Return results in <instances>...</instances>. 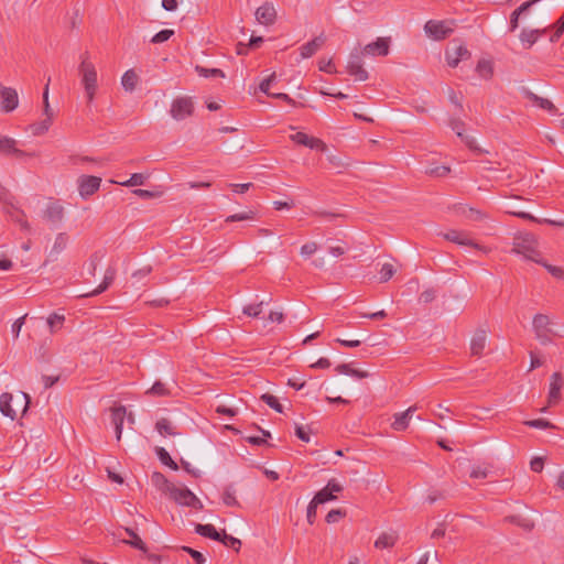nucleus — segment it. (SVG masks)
I'll use <instances>...</instances> for the list:
<instances>
[{
	"mask_svg": "<svg viewBox=\"0 0 564 564\" xmlns=\"http://www.w3.org/2000/svg\"><path fill=\"white\" fill-rule=\"evenodd\" d=\"M346 512L341 509H333L330 510L327 516H326V522L327 523H335L337 522L340 518L345 517Z\"/></svg>",
	"mask_w": 564,
	"mask_h": 564,
	"instance_id": "60",
	"label": "nucleus"
},
{
	"mask_svg": "<svg viewBox=\"0 0 564 564\" xmlns=\"http://www.w3.org/2000/svg\"><path fill=\"white\" fill-rule=\"evenodd\" d=\"M64 207L58 202H51L44 210V217L51 223H61L64 218Z\"/></svg>",
	"mask_w": 564,
	"mask_h": 564,
	"instance_id": "23",
	"label": "nucleus"
},
{
	"mask_svg": "<svg viewBox=\"0 0 564 564\" xmlns=\"http://www.w3.org/2000/svg\"><path fill=\"white\" fill-rule=\"evenodd\" d=\"M223 502L228 507H240V503L236 498V490L232 485H229L225 488L223 494Z\"/></svg>",
	"mask_w": 564,
	"mask_h": 564,
	"instance_id": "35",
	"label": "nucleus"
},
{
	"mask_svg": "<svg viewBox=\"0 0 564 564\" xmlns=\"http://www.w3.org/2000/svg\"><path fill=\"white\" fill-rule=\"evenodd\" d=\"M196 70L200 76L204 77H225V74L219 68H206L203 66H196Z\"/></svg>",
	"mask_w": 564,
	"mask_h": 564,
	"instance_id": "48",
	"label": "nucleus"
},
{
	"mask_svg": "<svg viewBox=\"0 0 564 564\" xmlns=\"http://www.w3.org/2000/svg\"><path fill=\"white\" fill-rule=\"evenodd\" d=\"M523 424L529 427H534V429H540V430L555 429V425L545 419L528 420V421H524Z\"/></svg>",
	"mask_w": 564,
	"mask_h": 564,
	"instance_id": "41",
	"label": "nucleus"
},
{
	"mask_svg": "<svg viewBox=\"0 0 564 564\" xmlns=\"http://www.w3.org/2000/svg\"><path fill=\"white\" fill-rule=\"evenodd\" d=\"M80 59L82 62L78 67V74L82 77V85L85 90L87 104L90 105L96 97L98 88L97 70L95 65L89 61V55L87 52L82 54Z\"/></svg>",
	"mask_w": 564,
	"mask_h": 564,
	"instance_id": "1",
	"label": "nucleus"
},
{
	"mask_svg": "<svg viewBox=\"0 0 564 564\" xmlns=\"http://www.w3.org/2000/svg\"><path fill=\"white\" fill-rule=\"evenodd\" d=\"M173 35H174L173 30L164 29V30H161L160 32H158L156 34H154L153 37L151 39V42L154 44L163 43V42L170 40Z\"/></svg>",
	"mask_w": 564,
	"mask_h": 564,
	"instance_id": "52",
	"label": "nucleus"
},
{
	"mask_svg": "<svg viewBox=\"0 0 564 564\" xmlns=\"http://www.w3.org/2000/svg\"><path fill=\"white\" fill-rule=\"evenodd\" d=\"M550 317L545 314H536L532 321L533 332L535 338L542 344L547 345L552 343V338L555 335L553 329L550 327Z\"/></svg>",
	"mask_w": 564,
	"mask_h": 564,
	"instance_id": "4",
	"label": "nucleus"
},
{
	"mask_svg": "<svg viewBox=\"0 0 564 564\" xmlns=\"http://www.w3.org/2000/svg\"><path fill=\"white\" fill-rule=\"evenodd\" d=\"M563 33H564V12H563V15L557 20V22L555 24V31L550 37L551 42L557 41L562 36Z\"/></svg>",
	"mask_w": 564,
	"mask_h": 564,
	"instance_id": "57",
	"label": "nucleus"
},
{
	"mask_svg": "<svg viewBox=\"0 0 564 564\" xmlns=\"http://www.w3.org/2000/svg\"><path fill=\"white\" fill-rule=\"evenodd\" d=\"M513 215L519 217V218H522V219H525V220H530V221H535V223H539V224L545 223V224H550V225H560V226L564 225L562 223H556V221L550 220V219L540 220V219L535 218L533 215H531L530 213H525V212L513 213Z\"/></svg>",
	"mask_w": 564,
	"mask_h": 564,
	"instance_id": "50",
	"label": "nucleus"
},
{
	"mask_svg": "<svg viewBox=\"0 0 564 564\" xmlns=\"http://www.w3.org/2000/svg\"><path fill=\"white\" fill-rule=\"evenodd\" d=\"M379 273L380 282H387L393 276L395 269L391 263H384Z\"/></svg>",
	"mask_w": 564,
	"mask_h": 564,
	"instance_id": "53",
	"label": "nucleus"
},
{
	"mask_svg": "<svg viewBox=\"0 0 564 564\" xmlns=\"http://www.w3.org/2000/svg\"><path fill=\"white\" fill-rule=\"evenodd\" d=\"M256 19L260 24L272 25L276 20V10L272 2H264L256 11Z\"/></svg>",
	"mask_w": 564,
	"mask_h": 564,
	"instance_id": "15",
	"label": "nucleus"
},
{
	"mask_svg": "<svg viewBox=\"0 0 564 564\" xmlns=\"http://www.w3.org/2000/svg\"><path fill=\"white\" fill-rule=\"evenodd\" d=\"M0 96L3 111L11 112L18 107L19 97L14 88L0 86Z\"/></svg>",
	"mask_w": 564,
	"mask_h": 564,
	"instance_id": "14",
	"label": "nucleus"
},
{
	"mask_svg": "<svg viewBox=\"0 0 564 564\" xmlns=\"http://www.w3.org/2000/svg\"><path fill=\"white\" fill-rule=\"evenodd\" d=\"M397 540H398V534L395 532H383L376 540L375 546L377 549L392 547L395 544Z\"/></svg>",
	"mask_w": 564,
	"mask_h": 564,
	"instance_id": "30",
	"label": "nucleus"
},
{
	"mask_svg": "<svg viewBox=\"0 0 564 564\" xmlns=\"http://www.w3.org/2000/svg\"><path fill=\"white\" fill-rule=\"evenodd\" d=\"M390 50V39L389 37H377L376 41L367 44L362 52L365 55L371 56H387Z\"/></svg>",
	"mask_w": 564,
	"mask_h": 564,
	"instance_id": "12",
	"label": "nucleus"
},
{
	"mask_svg": "<svg viewBox=\"0 0 564 564\" xmlns=\"http://www.w3.org/2000/svg\"><path fill=\"white\" fill-rule=\"evenodd\" d=\"M436 297V291L434 289H427L425 291H423L420 296H419V301L421 303H424V304H427V303H431L432 301H434Z\"/></svg>",
	"mask_w": 564,
	"mask_h": 564,
	"instance_id": "61",
	"label": "nucleus"
},
{
	"mask_svg": "<svg viewBox=\"0 0 564 564\" xmlns=\"http://www.w3.org/2000/svg\"><path fill=\"white\" fill-rule=\"evenodd\" d=\"M12 400V393L3 392L0 395V411L4 416L14 420L17 417V411L11 405Z\"/></svg>",
	"mask_w": 564,
	"mask_h": 564,
	"instance_id": "24",
	"label": "nucleus"
},
{
	"mask_svg": "<svg viewBox=\"0 0 564 564\" xmlns=\"http://www.w3.org/2000/svg\"><path fill=\"white\" fill-rule=\"evenodd\" d=\"M267 405H269L271 409L275 410L276 412L279 413H282L283 412V406L282 404L279 402V400L270 394V393H264L261 395L260 398Z\"/></svg>",
	"mask_w": 564,
	"mask_h": 564,
	"instance_id": "45",
	"label": "nucleus"
},
{
	"mask_svg": "<svg viewBox=\"0 0 564 564\" xmlns=\"http://www.w3.org/2000/svg\"><path fill=\"white\" fill-rule=\"evenodd\" d=\"M155 453L160 459V462L170 467L171 469L173 470H177L178 469V465L172 459V457L170 456V454L165 451V448L163 447H155Z\"/></svg>",
	"mask_w": 564,
	"mask_h": 564,
	"instance_id": "36",
	"label": "nucleus"
},
{
	"mask_svg": "<svg viewBox=\"0 0 564 564\" xmlns=\"http://www.w3.org/2000/svg\"><path fill=\"white\" fill-rule=\"evenodd\" d=\"M506 520L509 521L510 523H513L522 528L528 532L532 531L534 528V523L531 520L522 518L520 516H509L506 518Z\"/></svg>",
	"mask_w": 564,
	"mask_h": 564,
	"instance_id": "38",
	"label": "nucleus"
},
{
	"mask_svg": "<svg viewBox=\"0 0 564 564\" xmlns=\"http://www.w3.org/2000/svg\"><path fill=\"white\" fill-rule=\"evenodd\" d=\"M124 531L131 538L130 540H122L124 544H128L131 547L137 549L143 553L148 552V546L145 545V543L131 528H124Z\"/></svg>",
	"mask_w": 564,
	"mask_h": 564,
	"instance_id": "27",
	"label": "nucleus"
},
{
	"mask_svg": "<svg viewBox=\"0 0 564 564\" xmlns=\"http://www.w3.org/2000/svg\"><path fill=\"white\" fill-rule=\"evenodd\" d=\"M290 139L296 144L304 145L310 149H315L322 152L327 150V145L325 144L324 141H322L318 138L311 137L304 132H296L294 134H291Z\"/></svg>",
	"mask_w": 564,
	"mask_h": 564,
	"instance_id": "11",
	"label": "nucleus"
},
{
	"mask_svg": "<svg viewBox=\"0 0 564 564\" xmlns=\"http://www.w3.org/2000/svg\"><path fill=\"white\" fill-rule=\"evenodd\" d=\"M470 55V52L464 45H458L445 52L446 62L451 67H456L462 59H467Z\"/></svg>",
	"mask_w": 564,
	"mask_h": 564,
	"instance_id": "18",
	"label": "nucleus"
},
{
	"mask_svg": "<svg viewBox=\"0 0 564 564\" xmlns=\"http://www.w3.org/2000/svg\"><path fill=\"white\" fill-rule=\"evenodd\" d=\"M459 212L463 216L474 221L482 220L486 217V215L481 210L476 209L474 207L463 206L459 207Z\"/></svg>",
	"mask_w": 564,
	"mask_h": 564,
	"instance_id": "37",
	"label": "nucleus"
},
{
	"mask_svg": "<svg viewBox=\"0 0 564 564\" xmlns=\"http://www.w3.org/2000/svg\"><path fill=\"white\" fill-rule=\"evenodd\" d=\"M460 139L466 144V147L469 150H471L473 152H475L476 154L482 153V150L477 147L476 140L473 137L463 134V138H460Z\"/></svg>",
	"mask_w": 564,
	"mask_h": 564,
	"instance_id": "59",
	"label": "nucleus"
},
{
	"mask_svg": "<svg viewBox=\"0 0 564 564\" xmlns=\"http://www.w3.org/2000/svg\"><path fill=\"white\" fill-rule=\"evenodd\" d=\"M182 550L189 554L196 564H204L206 562V557L199 551L194 550L189 546H182Z\"/></svg>",
	"mask_w": 564,
	"mask_h": 564,
	"instance_id": "54",
	"label": "nucleus"
},
{
	"mask_svg": "<svg viewBox=\"0 0 564 564\" xmlns=\"http://www.w3.org/2000/svg\"><path fill=\"white\" fill-rule=\"evenodd\" d=\"M365 53L362 50L355 48L350 52L348 63H347V72L349 75L354 76L356 80L366 82L369 78L368 72L362 66V56Z\"/></svg>",
	"mask_w": 564,
	"mask_h": 564,
	"instance_id": "5",
	"label": "nucleus"
},
{
	"mask_svg": "<svg viewBox=\"0 0 564 564\" xmlns=\"http://www.w3.org/2000/svg\"><path fill=\"white\" fill-rule=\"evenodd\" d=\"M48 84H50V80L45 85L44 91H43V111H44L45 117L53 119V110L48 102Z\"/></svg>",
	"mask_w": 564,
	"mask_h": 564,
	"instance_id": "55",
	"label": "nucleus"
},
{
	"mask_svg": "<svg viewBox=\"0 0 564 564\" xmlns=\"http://www.w3.org/2000/svg\"><path fill=\"white\" fill-rule=\"evenodd\" d=\"M563 382L564 380L561 372H554L551 376L550 390L547 395L549 405H555L560 402Z\"/></svg>",
	"mask_w": 564,
	"mask_h": 564,
	"instance_id": "16",
	"label": "nucleus"
},
{
	"mask_svg": "<svg viewBox=\"0 0 564 564\" xmlns=\"http://www.w3.org/2000/svg\"><path fill=\"white\" fill-rule=\"evenodd\" d=\"M477 72L484 77L489 78L492 75V66L489 61L481 59L477 64Z\"/></svg>",
	"mask_w": 564,
	"mask_h": 564,
	"instance_id": "51",
	"label": "nucleus"
},
{
	"mask_svg": "<svg viewBox=\"0 0 564 564\" xmlns=\"http://www.w3.org/2000/svg\"><path fill=\"white\" fill-rule=\"evenodd\" d=\"M425 33L435 41H442L448 37L454 29L447 26L446 21L430 20L424 25Z\"/></svg>",
	"mask_w": 564,
	"mask_h": 564,
	"instance_id": "8",
	"label": "nucleus"
},
{
	"mask_svg": "<svg viewBox=\"0 0 564 564\" xmlns=\"http://www.w3.org/2000/svg\"><path fill=\"white\" fill-rule=\"evenodd\" d=\"M101 178L93 175H83L78 180L79 195L86 199L95 194L100 187Z\"/></svg>",
	"mask_w": 564,
	"mask_h": 564,
	"instance_id": "10",
	"label": "nucleus"
},
{
	"mask_svg": "<svg viewBox=\"0 0 564 564\" xmlns=\"http://www.w3.org/2000/svg\"><path fill=\"white\" fill-rule=\"evenodd\" d=\"M487 343V332L477 329L470 340V352L473 356H481Z\"/></svg>",
	"mask_w": 564,
	"mask_h": 564,
	"instance_id": "20",
	"label": "nucleus"
},
{
	"mask_svg": "<svg viewBox=\"0 0 564 564\" xmlns=\"http://www.w3.org/2000/svg\"><path fill=\"white\" fill-rule=\"evenodd\" d=\"M52 122V118L45 117L42 121L30 124L29 129L33 135H43L48 131Z\"/></svg>",
	"mask_w": 564,
	"mask_h": 564,
	"instance_id": "34",
	"label": "nucleus"
},
{
	"mask_svg": "<svg viewBox=\"0 0 564 564\" xmlns=\"http://www.w3.org/2000/svg\"><path fill=\"white\" fill-rule=\"evenodd\" d=\"M326 42V37L323 34L315 36L312 41L303 44L300 47L302 58H308L313 56Z\"/></svg>",
	"mask_w": 564,
	"mask_h": 564,
	"instance_id": "21",
	"label": "nucleus"
},
{
	"mask_svg": "<svg viewBox=\"0 0 564 564\" xmlns=\"http://www.w3.org/2000/svg\"><path fill=\"white\" fill-rule=\"evenodd\" d=\"M538 241L533 234L531 232H519L513 238V248L512 252L517 254H522L529 260L540 262L535 257L539 256L536 250Z\"/></svg>",
	"mask_w": 564,
	"mask_h": 564,
	"instance_id": "2",
	"label": "nucleus"
},
{
	"mask_svg": "<svg viewBox=\"0 0 564 564\" xmlns=\"http://www.w3.org/2000/svg\"><path fill=\"white\" fill-rule=\"evenodd\" d=\"M155 429L162 436H166V435L175 436L178 434V432H176L175 426L172 424V422L165 417H162L156 421Z\"/></svg>",
	"mask_w": 564,
	"mask_h": 564,
	"instance_id": "32",
	"label": "nucleus"
},
{
	"mask_svg": "<svg viewBox=\"0 0 564 564\" xmlns=\"http://www.w3.org/2000/svg\"><path fill=\"white\" fill-rule=\"evenodd\" d=\"M149 394L165 397L170 394L169 389L161 381H155L153 386L147 391Z\"/></svg>",
	"mask_w": 564,
	"mask_h": 564,
	"instance_id": "47",
	"label": "nucleus"
},
{
	"mask_svg": "<svg viewBox=\"0 0 564 564\" xmlns=\"http://www.w3.org/2000/svg\"><path fill=\"white\" fill-rule=\"evenodd\" d=\"M523 95L527 99H529L535 106H538L553 115L557 113V108L554 106V104L551 100L540 97L527 88H523Z\"/></svg>",
	"mask_w": 564,
	"mask_h": 564,
	"instance_id": "19",
	"label": "nucleus"
},
{
	"mask_svg": "<svg viewBox=\"0 0 564 564\" xmlns=\"http://www.w3.org/2000/svg\"><path fill=\"white\" fill-rule=\"evenodd\" d=\"M546 33V29L544 30H528L523 29L520 33V40L523 44H528V48H530L539 39L541 34Z\"/></svg>",
	"mask_w": 564,
	"mask_h": 564,
	"instance_id": "29",
	"label": "nucleus"
},
{
	"mask_svg": "<svg viewBox=\"0 0 564 564\" xmlns=\"http://www.w3.org/2000/svg\"><path fill=\"white\" fill-rule=\"evenodd\" d=\"M127 415V410L123 405L111 409V422L115 425H123Z\"/></svg>",
	"mask_w": 564,
	"mask_h": 564,
	"instance_id": "40",
	"label": "nucleus"
},
{
	"mask_svg": "<svg viewBox=\"0 0 564 564\" xmlns=\"http://www.w3.org/2000/svg\"><path fill=\"white\" fill-rule=\"evenodd\" d=\"M139 82V76L134 69H128L121 77V85L126 91L132 93Z\"/></svg>",
	"mask_w": 564,
	"mask_h": 564,
	"instance_id": "28",
	"label": "nucleus"
},
{
	"mask_svg": "<svg viewBox=\"0 0 564 564\" xmlns=\"http://www.w3.org/2000/svg\"><path fill=\"white\" fill-rule=\"evenodd\" d=\"M64 322H65V316L63 314H59L56 312L52 313L46 319L47 326L50 328V333L54 334L57 330H59L63 327Z\"/></svg>",
	"mask_w": 564,
	"mask_h": 564,
	"instance_id": "33",
	"label": "nucleus"
},
{
	"mask_svg": "<svg viewBox=\"0 0 564 564\" xmlns=\"http://www.w3.org/2000/svg\"><path fill=\"white\" fill-rule=\"evenodd\" d=\"M318 249V246L316 242H307L301 247V254L304 257H311L313 253H315Z\"/></svg>",
	"mask_w": 564,
	"mask_h": 564,
	"instance_id": "63",
	"label": "nucleus"
},
{
	"mask_svg": "<svg viewBox=\"0 0 564 564\" xmlns=\"http://www.w3.org/2000/svg\"><path fill=\"white\" fill-rule=\"evenodd\" d=\"M264 304V301H261L256 304H249L246 305L242 310L243 314L250 316V317H258L262 312V305Z\"/></svg>",
	"mask_w": 564,
	"mask_h": 564,
	"instance_id": "49",
	"label": "nucleus"
},
{
	"mask_svg": "<svg viewBox=\"0 0 564 564\" xmlns=\"http://www.w3.org/2000/svg\"><path fill=\"white\" fill-rule=\"evenodd\" d=\"M116 273H117V271L113 267H108L105 271L104 280L98 285V288L93 290L89 293L84 294L83 296H85V297L97 296V295L101 294L102 292H105L112 284L113 280L116 278Z\"/></svg>",
	"mask_w": 564,
	"mask_h": 564,
	"instance_id": "22",
	"label": "nucleus"
},
{
	"mask_svg": "<svg viewBox=\"0 0 564 564\" xmlns=\"http://www.w3.org/2000/svg\"><path fill=\"white\" fill-rule=\"evenodd\" d=\"M442 236L447 241L454 242L459 246H468L485 253H488L490 251L489 248L474 241L470 237V234L467 231L452 229L443 234Z\"/></svg>",
	"mask_w": 564,
	"mask_h": 564,
	"instance_id": "6",
	"label": "nucleus"
},
{
	"mask_svg": "<svg viewBox=\"0 0 564 564\" xmlns=\"http://www.w3.org/2000/svg\"><path fill=\"white\" fill-rule=\"evenodd\" d=\"M275 79V73H272L270 76H268L267 78H264L260 85H259V89L264 93L265 95H268L269 97L272 96L273 93H270V85L272 82H274Z\"/></svg>",
	"mask_w": 564,
	"mask_h": 564,
	"instance_id": "58",
	"label": "nucleus"
},
{
	"mask_svg": "<svg viewBox=\"0 0 564 564\" xmlns=\"http://www.w3.org/2000/svg\"><path fill=\"white\" fill-rule=\"evenodd\" d=\"M151 481L152 484L162 492L169 495L171 491V487H174V484H172L162 473L154 471L151 475Z\"/></svg>",
	"mask_w": 564,
	"mask_h": 564,
	"instance_id": "26",
	"label": "nucleus"
},
{
	"mask_svg": "<svg viewBox=\"0 0 564 564\" xmlns=\"http://www.w3.org/2000/svg\"><path fill=\"white\" fill-rule=\"evenodd\" d=\"M256 218V213L253 210L241 212L234 215L228 216L225 221L226 223H235L242 220H252Z\"/></svg>",
	"mask_w": 564,
	"mask_h": 564,
	"instance_id": "43",
	"label": "nucleus"
},
{
	"mask_svg": "<svg viewBox=\"0 0 564 564\" xmlns=\"http://www.w3.org/2000/svg\"><path fill=\"white\" fill-rule=\"evenodd\" d=\"M317 507H318V503H315L314 499H312L307 506L306 518H307V522L310 524H313L316 519Z\"/></svg>",
	"mask_w": 564,
	"mask_h": 564,
	"instance_id": "62",
	"label": "nucleus"
},
{
	"mask_svg": "<svg viewBox=\"0 0 564 564\" xmlns=\"http://www.w3.org/2000/svg\"><path fill=\"white\" fill-rule=\"evenodd\" d=\"M343 486L336 480L330 479L327 485L317 491L313 499L315 500V503L323 505L327 501H332L336 499L335 494L341 492Z\"/></svg>",
	"mask_w": 564,
	"mask_h": 564,
	"instance_id": "9",
	"label": "nucleus"
},
{
	"mask_svg": "<svg viewBox=\"0 0 564 564\" xmlns=\"http://www.w3.org/2000/svg\"><path fill=\"white\" fill-rule=\"evenodd\" d=\"M224 545L232 547L235 550H239L241 546V541L237 538L228 535L225 531L220 534V541Z\"/></svg>",
	"mask_w": 564,
	"mask_h": 564,
	"instance_id": "46",
	"label": "nucleus"
},
{
	"mask_svg": "<svg viewBox=\"0 0 564 564\" xmlns=\"http://www.w3.org/2000/svg\"><path fill=\"white\" fill-rule=\"evenodd\" d=\"M490 465H484V466H474L470 471V478L474 479H485L490 474Z\"/></svg>",
	"mask_w": 564,
	"mask_h": 564,
	"instance_id": "44",
	"label": "nucleus"
},
{
	"mask_svg": "<svg viewBox=\"0 0 564 564\" xmlns=\"http://www.w3.org/2000/svg\"><path fill=\"white\" fill-rule=\"evenodd\" d=\"M0 153L4 155H13L18 159L32 156V153H28L17 148V141L10 137L0 135Z\"/></svg>",
	"mask_w": 564,
	"mask_h": 564,
	"instance_id": "13",
	"label": "nucleus"
},
{
	"mask_svg": "<svg viewBox=\"0 0 564 564\" xmlns=\"http://www.w3.org/2000/svg\"><path fill=\"white\" fill-rule=\"evenodd\" d=\"M101 259H102V254H100L99 252H95L90 256L89 262H88V273L90 275L94 276L96 274L97 265Z\"/></svg>",
	"mask_w": 564,
	"mask_h": 564,
	"instance_id": "56",
	"label": "nucleus"
},
{
	"mask_svg": "<svg viewBox=\"0 0 564 564\" xmlns=\"http://www.w3.org/2000/svg\"><path fill=\"white\" fill-rule=\"evenodd\" d=\"M148 177H149V175L143 174V173H133L129 180H127L124 182H119V184L127 186V187L139 186V185H143L145 183V181L148 180Z\"/></svg>",
	"mask_w": 564,
	"mask_h": 564,
	"instance_id": "39",
	"label": "nucleus"
},
{
	"mask_svg": "<svg viewBox=\"0 0 564 564\" xmlns=\"http://www.w3.org/2000/svg\"><path fill=\"white\" fill-rule=\"evenodd\" d=\"M195 532L214 541H220V534L213 524H196Z\"/></svg>",
	"mask_w": 564,
	"mask_h": 564,
	"instance_id": "31",
	"label": "nucleus"
},
{
	"mask_svg": "<svg viewBox=\"0 0 564 564\" xmlns=\"http://www.w3.org/2000/svg\"><path fill=\"white\" fill-rule=\"evenodd\" d=\"M451 172V169L446 165H433L425 170V173L433 177H444Z\"/></svg>",
	"mask_w": 564,
	"mask_h": 564,
	"instance_id": "42",
	"label": "nucleus"
},
{
	"mask_svg": "<svg viewBox=\"0 0 564 564\" xmlns=\"http://www.w3.org/2000/svg\"><path fill=\"white\" fill-rule=\"evenodd\" d=\"M417 410L416 405H412L408 408L404 412L395 413L393 415V422L391 423V427L394 431L401 432L405 431L409 426V422L413 415V413Z\"/></svg>",
	"mask_w": 564,
	"mask_h": 564,
	"instance_id": "17",
	"label": "nucleus"
},
{
	"mask_svg": "<svg viewBox=\"0 0 564 564\" xmlns=\"http://www.w3.org/2000/svg\"><path fill=\"white\" fill-rule=\"evenodd\" d=\"M68 243V237L65 232H59L54 241V245L50 251L48 258L52 261L57 260L58 254L64 251Z\"/></svg>",
	"mask_w": 564,
	"mask_h": 564,
	"instance_id": "25",
	"label": "nucleus"
},
{
	"mask_svg": "<svg viewBox=\"0 0 564 564\" xmlns=\"http://www.w3.org/2000/svg\"><path fill=\"white\" fill-rule=\"evenodd\" d=\"M451 128L456 132L459 138H463L465 123L460 119H451Z\"/></svg>",
	"mask_w": 564,
	"mask_h": 564,
	"instance_id": "64",
	"label": "nucleus"
},
{
	"mask_svg": "<svg viewBox=\"0 0 564 564\" xmlns=\"http://www.w3.org/2000/svg\"><path fill=\"white\" fill-rule=\"evenodd\" d=\"M193 111L194 105L192 99L189 97H178L173 100L170 113L173 119L180 121L192 116Z\"/></svg>",
	"mask_w": 564,
	"mask_h": 564,
	"instance_id": "7",
	"label": "nucleus"
},
{
	"mask_svg": "<svg viewBox=\"0 0 564 564\" xmlns=\"http://www.w3.org/2000/svg\"><path fill=\"white\" fill-rule=\"evenodd\" d=\"M169 497L181 506L191 507L196 510L203 509L202 501L196 497V495L193 491H191L185 486L176 487L174 485V487H171Z\"/></svg>",
	"mask_w": 564,
	"mask_h": 564,
	"instance_id": "3",
	"label": "nucleus"
}]
</instances>
